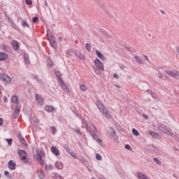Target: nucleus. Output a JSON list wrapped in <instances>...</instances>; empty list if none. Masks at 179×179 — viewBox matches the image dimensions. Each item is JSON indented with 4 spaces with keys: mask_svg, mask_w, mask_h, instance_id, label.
Listing matches in <instances>:
<instances>
[{
    "mask_svg": "<svg viewBox=\"0 0 179 179\" xmlns=\"http://www.w3.org/2000/svg\"><path fill=\"white\" fill-rule=\"evenodd\" d=\"M9 58V55H8L6 52H0V62L1 61H6Z\"/></svg>",
    "mask_w": 179,
    "mask_h": 179,
    "instance_id": "2eb2a0df",
    "label": "nucleus"
},
{
    "mask_svg": "<svg viewBox=\"0 0 179 179\" xmlns=\"http://www.w3.org/2000/svg\"><path fill=\"white\" fill-rule=\"evenodd\" d=\"M51 152H52V153H53V155H55V156H59V150H58V148H57V147L52 146V147L51 148Z\"/></svg>",
    "mask_w": 179,
    "mask_h": 179,
    "instance_id": "f3484780",
    "label": "nucleus"
},
{
    "mask_svg": "<svg viewBox=\"0 0 179 179\" xmlns=\"http://www.w3.org/2000/svg\"><path fill=\"white\" fill-rule=\"evenodd\" d=\"M2 124H3V120L0 117V126L2 125Z\"/></svg>",
    "mask_w": 179,
    "mask_h": 179,
    "instance_id": "5fc2aeb1",
    "label": "nucleus"
},
{
    "mask_svg": "<svg viewBox=\"0 0 179 179\" xmlns=\"http://www.w3.org/2000/svg\"><path fill=\"white\" fill-rule=\"evenodd\" d=\"M4 176H9V171H4Z\"/></svg>",
    "mask_w": 179,
    "mask_h": 179,
    "instance_id": "603ef678",
    "label": "nucleus"
},
{
    "mask_svg": "<svg viewBox=\"0 0 179 179\" xmlns=\"http://www.w3.org/2000/svg\"><path fill=\"white\" fill-rule=\"evenodd\" d=\"M64 149H65L66 152L67 153H69V155H73V151H72V149L69 148V146L66 144L64 145Z\"/></svg>",
    "mask_w": 179,
    "mask_h": 179,
    "instance_id": "aec40b11",
    "label": "nucleus"
},
{
    "mask_svg": "<svg viewBox=\"0 0 179 179\" xmlns=\"http://www.w3.org/2000/svg\"><path fill=\"white\" fill-rule=\"evenodd\" d=\"M25 3L27 5H32L33 2H31V0H25Z\"/></svg>",
    "mask_w": 179,
    "mask_h": 179,
    "instance_id": "c03bdc74",
    "label": "nucleus"
},
{
    "mask_svg": "<svg viewBox=\"0 0 179 179\" xmlns=\"http://www.w3.org/2000/svg\"><path fill=\"white\" fill-rule=\"evenodd\" d=\"M22 27H27L28 29L30 28V25H29V23L27 22V20H23L22 21Z\"/></svg>",
    "mask_w": 179,
    "mask_h": 179,
    "instance_id": "393cba45",
    "label": "nucleus"
},
{
    "mask_svg": "<svg viewBox=\"0 0 179 179\" xmlns=\"http://www.w3.org/2000/svg\"><path fill=\"white\" fill-rule=\"evenodd\" d=\"M20 108H21L20 105L17 104L16 106L15 110L14 111V118H15V120H16V118H17V117H19V114L20 113Z\"/></svg>",
    "mask_w": 179,
    "mask_h": 179,
    "instance_id": "f8f14e48",
    "label": "nucleus"
},
{
    "mask_svg": "<svg viewBox=\"0 0 179 179\" xmlns=\"http://www.w3.org/2000/svg\"><path fill=\"white\" fill-rule=\"evenodd\" d=\"M135 59L137 61V62L140 64H143V61L142 60V59H141L139 57V56H135Z\"/></svg>",
    "mask_w": 179,
    "mask_h": 179,
    "instance_id": "c756f323",
    "label": "nucleus"
},
{
    "mask_svg": "<svg viewBox=\"0 0 179 179\" xmlns=\"http://www.w3.org/2000/svg\"><path fill=\"white\" fill-rule=\"evenodd\" d=\"M58 41H59V42L62 41V37H59V38H58Z\"/></svg>",
    "mask_w": 179,
    "mask_h": 179,
    "instance_id": "bf43d9fd",
    "label": "nucleus"
},
{
    "mask_svg": "<svg viewBox=\"0 0 179 179\" xmlns=\"http://www.w3.org/2000/svg\"><path fill=\"white\" fill-rule=\"evenodd\" d=\"M82 128H85V126H82Z\"/></svg>",
    "mask_w": 179,
    "mask_h": 179,
    "instance_id": "69168bd1",
    "label": "nucleus"
},
{
    "mask_svg": "<svg viewBox=\"0 0 179 179\" xmlns=\"http://www.w3.org/2000/svg\"><path fill=\"white\" fill-rule=\"evenodd\" d=\"M0 178H1V175H0Z\"/></svg>",
    "mask_w": 179,
    "mask_h": 179,
    "instance_id": "774afa93",
    "label": "nucleus"
},
{
    "mask_svg": "<svg viewBox=\"0 0 179 179\" xmlns=\"http://www.w3.org/2000/svg\"><path fill=\"white\" fill-rule=\"evenodd\" d=\"M82 124H83L84 125H85V128L87 127V121H86V120L85 119H82Z\"/></svg>",
    "mask_w": 179,
    "mask_h": 179,
    "instance_id": "37998d69",
    "label": "nucleus"
},
{
    "mask_svg": "<svg viewBox=\"0 0 179 179\" xmlns=\"http://www.w3.org/2000/svg\"><path fill=\"white\" fill-rule=\"evenodd\" d=\"M152 97H155V96H156V94H151Z\"/></svg>",
    "mask_w": 179,
    "mask_h": 179,
    "instance_id": "e2e57ef3",
    "label": "nucleus"
},
{
    "mask_svg": "<svg viewBox=\"0 0 179 179\" xmlns=\"http://www.w3.org/2000/svg\"><path fill=\"white\" fill-rule=\"evenodd\" d=\"M50 128L52 129V135H55V133L57 132V128H55L54 126L50 127Z\"/></svg>",
    "mask_w": 179,
    "mask_h": 179,
    "instance_id": "e433bc0d",
    "label": "nucleus"
},
{
    "mask_svg": "<svg viewBox=\"0 0 179 179\" xmlns=\"http://www.w3.org/2000/svg\"><path fill=\"white\" fill-rule=\"evenodd\" d=\"M45 5L46 8H48V3H47L46 0H45Z\"/></svg>",
    "mask_w": 179,
    "mask_h": 179,
    "instance_id": "4d7b16f0",
    "label": "nucleus"
},
{
    "mask_svg": "<svg viewBox=\"0 0 179 179\" xmlns=\"http://www.w3.org/2000/svg\"><path fill=\"white\" fill-rule=\"evenodd\" d=\"M85 49L87 50V51H88V52H90L92 51V47H90V43H86Z\"/></svg>",
    "mask_w": 179,
    "mask_h": 179,
    "instance_id": "2f4dec72",
    "label": "nucleus"
},
{
    "mask_svg": "<svg viewBox=\"0 0 179 179\" xmlns=\"http://www.w3.org/2000/svg\"><path fill=\"white\" fill-rule=\"evenodd\" d=\"M96 160H101L102 157H101V155H100V154H96Z\"/></svg>",
    "mask_w": 179,
    "mask_h": 179,
    "instance_id": "a19ab883",
    "label": "nucleus"
},
{
    "mask_svg": "<svg viewBox=\"0 0 179 179\" xmlns=\"http://www.w3.org/2000/svg\"><path fill=\"white\" fill-rule=\"evenodd\" d=\"M132 134H134L135 136H138L139 135V131L136 129H132Z\"/></svg>",
    "mask_w": 179,
    "mask_h": 179,
    "instance_id": "c9c22d12",
    "label": "nucleus"
},
{
    "mask_svg": "<svg viewBox=\"0 0 179 179\" xmlns=\"http://www.w3.org/2000/svg\"><path fill=\"white\" fill-rule=\"evenodd\" d=\"M94 64H95V66L97 68H99L100 71H104V66L103 65V63L101 62V61H100V59H96L94 60Z\"/></svg>",
    "mask_w": 179,
    "mask_h": 179,
    "instance_id": "6e6552de",
    "label": "nucleus"
},
{
    "mask_svg": "<svg viewBox=\"0 0 179 179\" xmlns=\"http://www.w3.org/2000/svg\"><path fill=\"white\" fill-rule=\"evenodd\" d=\"M35 98H36V100L37 101V103L40 106H43L44 104V99L41 95L36 94L35 95Z\"/></svg>",
    "mask_w": 179,
    "mask_h": 179,
    "instance_id": "9d476101",
    "label": "nucleus"
},
{
    "mask_svg": "<svg viewBox=\"0 0 179 179\" xmlns=\"http://www.w3.org/2000/svg\"><path fill=\"white\" fill-rule=\"evenodd\" d=\"M55 166L57 169V170H62V169H64V164L59 161L55 162Z\"/></svg>",
    "mask_w": 179,
    "mask_h": 179,
    "instance_id": "a211bd4d",
    "label": "nucleus"
},
{
    "mask_svg": "<svg viewBox=\"0 0 179 179\" xmlns=\"http://www.w3.org/2000/svg\"><path fill=\"white\" fill-rule=\"evenodd\" d=\"M96 106L99 111L101 113L102 115H103L106 117V118H111V113H110L108 109L106 108V106L101 103V101H96Z\"/></svg>",
    "mask_w": 179,
    "mask_h": 179,
    "instance_id": "f257e3e1",
    "label": "nucleus"
},
{
    "mask_svg": "<svg viewBox=\"0 0 179 179\" xmlns=\"http://www.w3.org/2000/svg\"><path fill=\"white\" fill-rule=\"evenodd\" d=\"M113 78L118 79V74H117V73L113 74Z\"/></svg>",
    "mask_w": 179,
    "mask_h": 179,
    "instance_id": "864d4df0",
    "label": "nucleus"
},
{
    "mask_svg": "<svg viewBox=\"0 0 179 179\" xmlns=\"http://www.w3.org/2000/svg\"><path fill=\"white\" fill-rule=\"evenodd\" d=\"M18 156L20 159L24 162V163H29V159L27 158V153L24 150H20L18 151Z\"/></svg>",
    "mask_w": 179,
    "mask_h": 179,
    "instance_id": "7ed1b4c3",
    "label": "nucleus"
},
{
    "mask_svg": "<svg viewBox=\"0 0 179 179\" xmlns=\"http://www.w3.org/2000/svg\"><path fill=\"white\" fill-rule=\"evenodd\" d=\"M11 45L14 51H19V48L20 45H19V43H17V41L13 40L11 41Z\"/></svg>",
    "mask_w": 179,
    "mask_h": 179,
    "instance_id": "9b49d317",
    "label": "nucleus"
},
{
    "mask_svg": "<svg viewBox=\"0 0 179 179\" xmlns=\"http://www.w3.org/2000/svg\"><path fill=\"white\" fill-rule=\"evenodd\" d=\"M10 26L13 27V29H15V30H19V27H17V25L15 23V22L10 24Z\"/></svg>",
    "mask_w": 179,
    "mask_h": 179,
    "instance_id": "f704fd0d",
    "label": "nucleus"
},
{
    "mask_svg": "<svg viewBox=\"0 0 179 179\" xmlns=\"http://www.w3.org/2000/svg\"><path fill=\"white\" fill-rule=\"evenodd\" d=\"M57 179H64V178L61 176H59V177L57 178Z\"/></svg>",
    "mask_w": 179,
    "mask_h": 179,
    "instance_id": "052dcab7",
    "label": "nucleus"
},
{
    "mask_svg": "<svg viewBox=\"0 0 179 179\" xmlns=\"http://www.w3.org/2000/svg\"><path fill=\"white\" fill-rule=\"evenodd\" d=\"M6 142H8L9 146L12 145V143L13 142V139L12 138H6Z\"/></svg>",
    "mask_w": 179,
    "mask_h": 179,
    "instance_id": "4c0bfd02",
    "label": "nucleus"
},
{
    "mask_svg": "<svg viewBox=\"0 0 179 179\" xmlns=\"http://www.w3.org/2000/svg\"><path fill=\"white\" fill-rule=\"evenodd\" d=\"M37 174H38V178H40V179H43V178H44V177H45L44 171H39L37 173Z\"/></svg>",
    "mask_w": 179,
    "mask_h": 179,
    "instance_id": "a878e982",
    "label": "nucleus"
},
{
    "mask_svg": "<svg viewBox=\"0 0 179 179\" xmlns=\"http://www.w3.org/2000/svg\"><path fill=\"white\" fill-rule=\"evenodd\" d=\"M161 78H163V77L160 76Z\"/></svg>",
    "mask_w": 179,
    "mask_h": 179,
    "instance_id": "338daca9",
    "label": "nucleus"
},
{
    "mask_svg": "<svg viewBox=\"0 0 179 179\" xmlns=\"http://www.w3.org/2000/svg\"><path fill=\"white\" fill-rule=\"evenodd\" d=\"M8 166L10 170H16V162L10 160L8 163Z\"/></svg>",
    "mask_w": 179,
    "mask_h": 179,
    "instance_id": "ddd939ff",
    "label": "nucleus"
},
{
    "mask_svg": "<svg viewBox=\"0 0 179 179\" xmlns=\"http://www.w3.org/2000/svg\"><path fill=\"white\" fill-rule=\"evenodd\" d=\"M32 22H33V23H37V22H38V17H34L32 18Z\"/></svg>",
    "mask_w": 179,
    "mask_h": 179,
    "instance_id": "ea45409f",
    "label": "nucleus"
},
{
    "mask_svg": "<svg viewBox=\"0 0 179 179\" xmlns=\"http://www.w3.org/2000/svg\"><path fill=\"white\" fill-rule=\"evenodd\" d=\"M175 75H176L175 78L176 79H179V72L178 71H176Z\"/></svg>",
    "mask_w": 179,
    "mask_h": 179,
    "instance_id": "de8ad7c7",
    "label": "nucleus"
},
{
    "mask_svg": "<svg viewBox=\"0 0 179 179\" xmlns=\"http://www.w3.org/2000/svg\"><path fill=\"white\" fill-rule=\"evenodd\" d=\"M45 170H48V171H50V170H52V165H45Z\"/></svg>",
    "mask_w": 179,
    "mask_h": 179,
    "instance_id": "473e14b6",
    "label": "nucleus"
},
{
    "mask_svg": "<svg viewBox=\"0 0 179 179\" xmlns=\"http://www.w3.org/2000/svg\"><path fill=\"white\" fill-rule=\"evenodd\" d=\"M162 13H166V12H164V10H162Z\"/></svg>",
    "mask_w": 179,
    "mask_h": 179,
    "instance_id": "0e129e2a",
    "label": "nucleus"
},
{
    "mask_svg": "<svg viewBox=\"0 0 179 179\" xmlns=\"http://www.w3.org/2000/svg\"><path fill=\"white\" fill-rule=\"evenodd\" d=\"M76 57H78V58H80V59H85V56L80 52H76Z\"/></svg>",
    "mask_w": 179,
    "mask_h": 179,
    "instance_id": "bb28decb",
    "label": "nucleus"
},
{
    "mask_svg": "<svg viewBox=\"0 0 179 179\" xmlns=\"http://www.w3.org/2000/svg\"><path fill=\"white\" fill-rule=\"evenodd\" d=\"M95 52H96V55H97V57H99V58H100V59H101V61H106V57H104V55L101 54V52H100V51L96 50Z\"/></svg>",
    "mask_w": 179,
    "mask_h": 179,
    "instance_id": "4be33fe9",
    "label": "nucleus"
},
{
    "mask_svg": "<svg viewBox=\"0 0 179 179\" xmlns=\"http://www.w3.org/2000/svg\"><path fill=\"white\" fill-rule=\"evenodd\" d=\"M11 101L15 104H19V98L17 96L14 95L11 97Z\"/></svg>",
    "mask_w": 179,
    "mask_h": 179,
    "instance_id": "5701e85b",
    "label": "nucleus"
},
{
    "mask_svg": "<svg viewBox=\"0 0 179 179\" xmlns=\"http://www.w3.org/2000/svg\"><path fill=\"white\" fill-rule=\"evenodd\" d=\"M44 157H45V152H44V150H41L36 152V160L42 167L45 164V161L43 159Z\"/></svg>",
    "mask_w": 179,
    "mask_h": 179,
    "instance_id": "f03ea898",
    "label": "nucleus"
},
{
    "mask_svg": "<svg viewBox=\"0 0 179 179\" xmlns=\"http://www.w3.org/2000/svg\"><path fill=\"white\" fill-rule=\"evenodd\" d=\"M33 121L35 122L36 124H38V119L37 117H33Z\"/></svg>",
    "mask_w": 179,
    "mask_h": 179,
    "instance_id": "49530a36",
    "label": "nucleus"
},
{
    "mask_svg": "<svg viewBox=\"0 0 179 179\" xmlns=\"http://www.w3.org/2000/svg\"><path fill=\"white\" fill-rule=\"evenodd\" d=\"M80 90H83V92H86L87 90V87H86V85L81 84L80 85Z\"/></svg>",
    "mask_w": 179,
    "mask_h": 179,
    "instance_id": "7c9ffc66",
    "label": "nucleus"
},
{
    "mask_svg": "<svg viewBox=\"0 0 179 179\" xmlns=\"http://www.w3.org/2000/svg\"><path fill=\"white\" fill-rule=\"evenodd\" d=\"M73 131H74V132L76 134H78V135H82V132L80 131V129H74Z\"/></svg>",
    "mask_w": 179,
    "mask_h": 179,
    "instance_id": "58836bf2",
    "label": "nucleus"
},
{
    "mask_svg": "<svg viewBox=\"0 0 179 179\" xmlns=\"http://www.w3.org/2000/svg\"><path fill=\"white\" fill-rule=\"evenodd\" d=\"M19 139L21 142V143H22V145H26V140L24 139V138H23V136H22V135L19 136Z\"/></svg>",
    "mask_w": 179,
    "mask_h": 179,
    "instance_id": "c85d7f7f",
    "label": "nucleus"
},
{
    "mask_svg": "<svg viewBox=\"0 0 179 179\" xmlns=\"http://www.w3.org/2000/svg\"><path fill=\"white\" fill-rule=\"evenodd\" d=\"M146 134L150 135L151 136H152V138H159V136H160V134H159V133H156L151 130L147 131Z\"/></svg>",
    "mask_w": 179,
    "mask_h": 179,
    "instance_id": "4468645a",
    "label": "nucleus"
},
{
    "mask_svg": "<svg viewBox=\"0 0 179 179\" xmlns=\"http://www.w3.org/2000/svg\"><path fill=\"white\" fill-rule=\"evenodd\" d=\"M115 86H116L118 89H120V88H121V86H120V85H115Z\"/></svg>",
    "mask_w": 179,
    "mask_h": 179,
    "instance_id": "680f3d73",
    "label": "nucleus"
},
{
    "mask_svg": "<svg viewBox=\"0 0 179 179\" xmlns=\"http://www.w3.org/2000/svg\"><path fill=\"white\" fill-rule=\"evenodd\" d=\"M48 68H52V66H54V62H52L51 59H48Z\"/></svg>",
    "mask_w": 179,
    "mask_h": 179,
    "instance_id": "cd10ccee",
    "label": "nucleus"
},
{
    "mask_svg": "<svg viewBox=\"0 0 179 179\" xmlns=\"http://www.w3.org/2000/svg\"><path fill=\"white\" fill-rule=\"evenodd\" d=\"M45 111H48V113H55L56 109L54 108V106H46L45 107Z\"/></svg>",
    "mask_w": 179,
    "mask_h": 179,
    "instance_id": "dca6fc26",
    "label": "nucleus"
},
{
    "mask_svg": "<svg viewBox=\"0 0 179 179\" xmlns=\"http://www.w3.org/2000/svg\"><path fill=\"white\" fill-rule=\"evenodd\" d=\"M115 135H117V134L115 131H113V132L112 133V136H115Z\"/></svg>",
    "mask_w": 179,
    "mask_h": 179,
    "instance_id": "6e6d98bb",
    "label": "nucleus"
},
{
    "mask_svg": "<svg viewBox=\"0 0 179 179\" xmlns=\"http://www.w3.org/2000/svg\"><path fill=\"white\" fill-rule=\"evenodd\" d=\"M154 162L156 163V164H158V166H162V162L159 160L157 158H154Z\"/></svg>",
    "mask_w": 179,
    "mask_h": 179,
    "instance_id": "72a5a7b5",
    "label": "nucleus"
},
{
    "mask_svg": "<svg viewBox=\"0 0 179 179\" xmlns=\"http://www.w3.org/2000/svg\"><path fill=\"white\" fill-rule=\"evenodd\" d=\"M55 75L56 76V77L57 78V80L58 82H61L62 81V74L61 73L60 71H56L55 72Z\"/></svg>",
    "mask_w": 179,
    "mask_h": 179,
    "instance_id": "412c9836",
    "label": "nucleus"
},
{
    "mask_svg": "<svg viewBox=\"0 0 179 179\" xmlns=\"http://www.w3.org/2000/svg\"><path fill=\"white\" fill-rule=\"evenodd\" d=\"M91 136L93 137V138L95 139V141L99 144L103 142V141H101V138H99V135H97L96 132L94 133V134H91Z\"/></svg>",
    "mask_w": 179,
    "mask_h": 179,
    "instance_id": "6ab92c4d",
    "label": "nucleus"
},
{
    "mask_svg": "<svg viewBox=\"0 0 179 179\" xmlns=\"http://www.w3.org/2000/svg\"><path fill=\"white\" fill-rule=\"evenodd\" d=\"M125 149H127V150H131V145L127 144L125 145Z\"/></svg>",
    "mask_w": 179,
    "mask_h": 179,
    "instance_id": "8fccbe9b",
    "label": "nucleus"
},
{
    "mask_svg": "<svg viewBox=\"0 0 179 179\" xmlns=\"http://www.w3.org/2000/svg\"><path fill=\"white\" fill-rule=\"evenodd\" d=\"M3 101H4L5 103H8V97L4 96V97H3Z\"/></svg>",
    "mask_w": 179,
    "mask_h": 179,
    "instance_id": "3c124183",
    "label": "nucleus"
},
{
    "mask_svg": "<svg viewBox=\"0 0 179 179\" xmlns=\"http://www.w3.org/2000/svg\"><path fill=\"white\" fill-rule=\"evenodd\" d=\"M87 131H88L89 134L92 135H94L96 132V126L91 123L90 125H87L86 127Z\"/></svg>",
    "mask_w": 179,
    "mask_h": 179,
    "instance_id": "0eeeda50",
    "label": "nucleus"
},
{
    "mask_svg": "<svg viewBox=\"0 0 179 179\" xmlns=\"http://www.w3.org/2000/svg\"><path fill=\"white\" fill-rule=\"evenodd\" d=\"M144 58H145V61H149V57H148V56H144Z\"/></svg>",
    "mask_w": 179,
    "mask_h": 179,
    "instance_id": "13d9d810",
    "label": "nucleus"
},
{
    "mask_svg": "<svg viewBox=\"0 0 179 179\" xmlns=\"http://www.w3.org/2000/svg\"><path fill=\"white\" fill-rule=\"evenodd\" d=\"M147 93H148V94H155V92L150 90H148Z\"/></svg>",
    "mask_w": 179,
    "mask_h": 179,
    "instance_id": "09e8293b",
    "label": "nucleus"
},
{
    "mask_svg": "<svg viewBox=\"0 0 179 179\" xmlns=\"http://www.w3.org/2000/svg\"><path fill=\"white\" fill-rule=\"evenodd\" d=\"M48 38L50 41L51 47L52 48L57 49V42L55 41V37L52 35H48Z\"/></svg>",
    "mask_w": 179,
    "mask_h": 179,
    "instance_id": "423d86ee",
    "label": "nucleus"
},
{
    "mask_svg": "<svg viewBox=\"0 0 179 179\" xmlns=\"http://www.w3.org/2000/svg\"><path fill=\"white\" fill-rule=\"evenodd\" d=\"M176 71H166V73H167V75H169L172 78H176Z\"/></svg>",
    "mask_w": 179,
    "mask_h": 179,
    "instance_id": "b1692460",
    "label": "nucleus"
},
{
    "mask_svg": "<svg viewBox=\"0 0 179 179\" xmlns=\"http://www.w3.org/2000/svg\"><path fill=\"white\" fill-rule=\"evenodd\" d=\"M159 129L164 132V134H166V135H169L170 136H173V130L167 127L165 124L159 125Z\"/></svg>",
    "mask_w": 179,
    "mask_h": 179,
    "instance_id": "20e7f679",
    "label": "nucleus"
},
{
    "mask_svg": "<svg viewBox=\"0 0 179 179\" xmlns=\"http://www.w3.org/2000/svg\"><path fill=\"white\" fill-rule=\"evenodd\" d=\"M59 84L60 85L64 92H66V93H69V87H68V85L65 84V82H64V80H62V81H59Z\"/></svg>",
    "mask_w": 179,
    "mask_h": 179,
    "instance_id": "1a4fd4ad",
    "label": "nucleus"
},
{
    "mask_svg": "<svg viewBox=\"0 0 179 179\" xmlns=\"http://www.w3.org/2000/svg\"><path fill=\"white\" fill-rule=\"evenodd\" d=\"M7 19H8V22H9L10 24L14 22L13 20H12L10 17H8Z\"/></svg>",
    "mask_w": 179,
    "mask_h": 179,
    "instance_id": "a18cd8bd",
    "label": "nucleus"
},
{
    "mask_svg": "<svg viewBox=\"0 0 179 179\" xmlns=\"http://www.w3.org/2000/svg\"><path fill=\"white\" fill-rule=\"evenodd\" d=\"M0 79L6 82V83H8V85H10L12 82V79L6 73H0Z\"/></svg>",
    "mask_w": 179,
    "mask_h": 179,
    "instance_id": "39448f33",
    "label": "nucleus"
},
{
    "mask_svg": "<svg viewBox=\"0 0 179 179\" xmlns=\"http://www.w3.org/2000/svg\"><path fill=\"white\" fill-rule=\"evenodd\" d=\"M33 78H34V79H35V80H36L37 82H40V78H38V76H37V75H33Z\"/></svg>",
    "mask_w": 179,
    "mask_h": 179,
    "instance_id": "79ce46f5",
    "label": "nucleus"
}]
</instances>
